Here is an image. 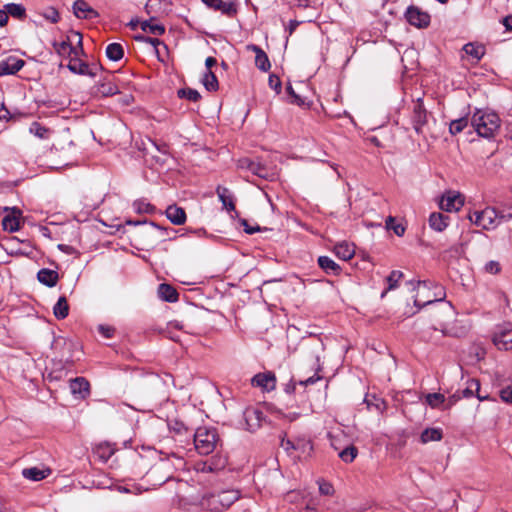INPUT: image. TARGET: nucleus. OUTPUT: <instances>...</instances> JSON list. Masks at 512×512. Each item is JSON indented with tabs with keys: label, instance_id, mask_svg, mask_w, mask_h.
<instances>
[{
	"label": "nucleus",
	"instance_id": "1",
	"mask_svg": "<svg viewBox=\"0 0 512 512\" xmlns=\"http://www.w3.org/2000/svg\"><path fill=\"white\" fill-rule=\"evenodd\" d=\"M412 290L417 289L418 293L414 299V305L418 308L425 307L434 302H442L446 297L444 287L427 280L407 281Z\"/></svg>",
	"mask_w": 512,
	"mask_h": 512
},
{
	"label": "nucleus",
	"instance_id": "2",
	"mask_svg": "<svg viewBox=\"0 0 512 512\" xmlns=\"http://www.w3.org/2000/svg\"><path fill=\"white\" fill-rule=\"evenodd\" d=\"M501 120L497 113L476 109L471 117V125L480 137L493 138L500 129Z\"/></svg>",
	"mask_w": 512,
	"mask_h": 512
},
{
	"label": "nucleus",
	"instance_id": "3",
	"mask_svg": "<svg viewBox=\"0 0 512 512\" xmlns=\"http://www.w3.org/2000/svg\"><path fill=\"white\" fill-rule=\"evenodd\" d=\"M219 441L216 429L208 427H199L194 435V446L201 455L212 453Z\"/></svg>",
	"mask_w": 512,
	"mask_h": 512
},
{
	"label": "nucleus",
	"instance_id": "4",
	"mask_svg": "<svg viewBox=\"0 0 512 512\" xmlns=\"http://www.w3.org/2000/svg\"><path fill=\"white\" fill-rule=\"evenodd\" d=\"M240 498L238 490H223L217 494H211L205 500L206 507L213 512H223L227 510Z\"/></svg>",
	"mask_w": 512,
	"mask_h": 512
},
{
	"label": "nucleus",
	"instance_id": "5",
	"mask_svg": "<svg viewBox=\"0 0 512 512\" xmlns=\"http://www.w3.org/2000/svg\"><path fill=\"white\" fill-rule=\"evenodd\" d=\"M469 219L475 225L486 230L495 229L501 223L495 207H486L481 211H475L473 215L469 216Z\"/></svg>",
	"mask_w": 512,
	"mask_h": 512
},
{
	"label": "nucleus",
	"instance_id": "6",
	"mask_svg": "<svg viewBox=\"0 0 512 512\" xmlns=\"http://www.w3.org/2000/svg\"><path fill=\"white\" fill-rule=\"evenodd\" d=\"M404 15L410 25L419 29L427 28L431 22L430 14L414 5L407 7Z\"/></svg>",
	"mask_w": 512,
	"mask_h": 512
},
{
	"label": "nucleus",
	"instance_id": "7",
	"mask_svg": "<svg viewBox=\"0 0 512 512\" xmlns=\"http://www.w3.org/2000/svg\"><path fill=\"white\" fill-rule=\"evenodd\" d=\"M71 37L77 39L76 46H72L70 38L67 41L62 42H54L53 47L56 53L59 55L69 54L70 56L78 57L81 53H83L82 47V35L79 32H72Z\"/></svg>",
	"mask_w": 512,
	"mask_h": 512
},
{
	"label": "nucleus",
	"instance_id": "8",
	"mask_svg": "<svg viewBox=\"0 0 512 512\" xmlns=\"http://www.w3.org/2000/svg\"><path fill=\"white\" fill-rule=\"evenodd\" d=\"M493 343L499 350H509L512 348V324L507 323L498 328L493 335Z\"/></svg>",
	"mask_w": 512,
	"mask_h": 512
},
{
	"label": "nucleus",
	"instance_id": "9",
	"mask_svg": "<svg viewBox=\"0 0 512 512\" xmlns=\"http://www.w3.org/2000/svg\"><path fill=\"white\" fill-rule=\"evenodd\" d=\"M428 112L424 107L423 100L418 98L414 104L412 113V124L417 134L423 133V127L427 124Z\"/></svg>",
	"mask_w": 512,
	"mask_h": 512
},
{
	"label": "nucleus",
	"instance_id": "10",
	"mask_svg": "<svg viewBox=\"0 0 512 512\" xmlns=\"http://www.w3.org/2000/svg\"><path fill=\"white\" fill-rule=\"evenodd\" d=\"M243 419L245 422V429L250 432H255L261 427L264 416L263 412L256 408H247L243 412Z\"/></svg>",
	"mask_w": 512,
	"mask_h": 512
},
{
	"label": "nucleus",
	"instance_id": "11",
	"mask_svg": "<svg viewBox=\"0 0 512 512\" xmlns=\"http://www.w3.org/2000/svg\"><path fill=\"white\" fill-rule=\"evenodd\" d=\"M251 382L253 386L260 387L268 392L276 387V377L272 372L258 373L252 378Z\"/></svg>",
	"mask_w": 512,
	"mask_h": 512
},
{
	"label": "nucleus",
	"instance_id": "12",
	"mask_svg": "<svg viewBox=\"0 0 512 512\" xmlns=\"http://www.w3.org/2000/svg\"><path fill=\"white\" fill-rule=\"evenodd\" d=\"M25 62L14 56H10L0 61V77L5 75H14L24 66Z\"/></svg>",
	"mask_w": 512,
	"mask_h": 512
},
{
	"label": "nucleus",
	"instance_id": "13",
	"mask_svg": "<svg viewBox=\"0 0 512 512\" xmlns=\"http://www.w3.org/2000/svg\"><path fill=\"white\" fill-rule=\"evenodd\" d=\"M67 68L74 74L87 75L90 77L96 76L97 67H90L87 63L78 60L77 57H71Z\"/></svg>",
	"mask_w": 512,
	"mask_h": 512
},
{
	"label": "nucleus",
	"instance_id": "14",
	"mask_svg": "<svg viewBox=\"0 0 512 512\" xmlns=\"http://www.w3.org/2000/svg\"><path fill=\"white\" fill-rule=\"evenodd\" d=\"M73 10L77 18L92 20L99 16L98 12L83 0L75 1Z\"/></svg>",
	"mask_w": 512,
	"mask_h": 512
},
{
	"label": "nucleus",
	"instance_id": "15",
	"mask_svg": "<svg viewBox=\"0 0 512 512\" xmlns=\"http://www.w3.org/2000/svg\"><path fill=\"white\" fill-rule=\"evenodd\" d=\"M21 212L17 208H12L10 212L3 218L2 227L5 231L15 232L20 228Z\"/></svg>",
	"mask_w": 512,
	"mask_h": 512
},
{
	"label": "nucleus",
	"instance_id": "16",
	"mask_svg": "<svg viewBox=\"0 0 512 512\" xmlns=\"http://www.w3.org/2000/svg\"><path fill=\"white\" fill-rule=\"evenodd\" d=\"M203 3L214 10H219L223 14L232 16L236 13V5L234 2H224L223 0H202Z\"/></svg>",
	"mask_w": 512,
	"mask_h": 512
},
{
	"label": "nucleus",
	"instance_id": "17",
	"mask_svg": "<svg viewBox=\"0 0 512 512\" xmlns=\"http://www.w3.org/2000/svg\"><path fill=\"white\" fill-rule=\"evenodd\" d=\"M248 50H251L255 53V65L261 71H268L271 67L270 61L268 59L267 54L257 45H248Z\"/></svg>",
	"mask_w": 512,
	"mask_h": 512
},
{
	"label": "nucleus",
	"instance_id": "18",
	"mask_svg": "<svg viewBox=\"0 0 512 512\" xmlns=\"http://www.w3.org/2000/svg\"><path fill=\"white\" fill-rule=\"evenodd\" d=\"M464 202L461 199L460 194L458 195H447L446 197H442L439 206L442 210L451 212V211H458L462 206Z\"/></svg>",
	"mask_w": 512,
	"mask_h": 512
},
{
	"label": "nucleus",
	"instance_id": "19",
	"mask_svg": "<svg viewBox=\"0 0 512 512\" xmlns=\"http://www.w3.org/2000/svg\"><path fill=\"white\" fill-rule=\"evenodd\" d=\"M460 395L465 398L472 397L474 394L480 401H484L488 399V395H482L480 392V381L478 379L472 378L468 381V386L459 391Z\"/></svg>",
	"mask_w": 512,
	"mask_h": 512
},
{
	"label": "nucleus",
	"instance_id": "20",
	"mask_svg": "<svg viewBox=\"0 0 512 512\" xmlns=\"http://www.w3.org/2000/svg\"><path fill=\"white\" fill-rule=\"evenodd\" d=\"M238 167L246 169L259 177H266V169L258 162H254L249 158H243L238 161Z\"/></svg>",
	"mask_w": 512,
	"mask_h": 512
},
{
	"label": "nucleus",
	"instance_id": "21",
	"mask_svg": "<svg viewBox=\"0 0 512 512\" xmlns=\"http://www.w3.org/2000/svg\"><path fill=\"white\" fill-rule=\"evenodd\" d=\"M166 216L174 225H182L186 221L185 210L177 205H170L166 209Z\"/></svg>",
	"mask_w": 512,
	"mask_h": 512
},
{
	"label": "nucleus",
	"instance_id": "22",
	"mask_svg": "<svg viewBox=\"0 0 512 512\" xmlns=\"http://www.w3.org/2000/svg\"><path fill=\"white\" fill-rule=\"evenodd\" d=\"M335 255L344 261L350 260L355 254V247L348 242H339L334 246Z\"/></svg>",
	"mask_w": 512,
	"mask_h": 512
},
{
	"label": "nucleus",
	"instance_id": "23",
	"mask_svg": "<svg viewBox=\"0 0 512 512\" xmlns=\"http://www.w3.org/2000/svg\"><path fill=\"white\" fill-rule=\"evenodd\" d=\"M70 389L74 395L85 398L89 394V382L83 377H77L71 380Z\"/></svg>",
	"mask_w": 512,
	"mask_h": 512
},
{
	"label": "nucleus",
	"instance_id": "24",
	"mask_svg": "<svg viewBox=\"0 0 512 512\" xmlns=\"http://www.w3.org/2000/svg\"><path fill=\"white\" fill-rule=\"evenodd\" d=\"M449 219V216L441 212H433L429 216V225L433 230L441 232L448 226Z\"/></svg>",
	"mask_w": 512,
	"mask_h": 512
},
{
	"label": "nucleus",
	"instance_id": "25",
	"mask_svg": "<svg viewBox=\"0 0 512 512\" xmlns=\"http://www.w3.org/2000/svg\"><path fill=\"white\" fill-rule=\"evenodd\" d=\"M37 279L48 287H54L58 282L59 275L55 270L44 268L38 272Z\"/></svg>",
	"mask_w": 512,
	"mask_h": 512
},
{
	"label": "nucleus",
	"instance_id": "26",
	"mask_svg": "<svg viewBox=\"0 0 512 512\" xmlns=\"http://www.w3.org/2000/svg\"><path fill=\"white\" fill-rule=\"evenodd\" d=\"M159 297L167 302H176L178 300V293L174 287L169 284L162 283L158 287Z\"/></svg>",
	"mask_w": 512,
	"mask_h": 512
},
{
	"label": "nucleus",
	"instance_id": "27",
	"mask_svg": "<svg viewBox=\"0 0 512 512\" xmlns=\"http://www.w3.org/2000/svg\"><path fill=\"white\" fill-rule=\"evenodd\" d=\"M50 474L49 469H39L37 467L25 468L22 471L24 478L31 481H40Z\"/></svg>",
	"mask_w": 512,
	"mask_h": 512
},
{
	"label": "nucleus",
	"instance_id": "28",
	"mask_svg": "<svg viewBox=\"0 0 512 512\" xmlns=\"http://www.w3.org/2000/svg\"><path fill=\"white\" fill-rule=\"evenodd\" d=\"M406 225L403 220L398 221L396 217H386V231H393L398 237H402L406 231Z\"/></svg>",
	"mask_w": 512,
	"mask_h": 512
},
{
	"label": "nucleus",
	"instance_id": "29",
	"mask_svg": "<svg viewBox=\"0 0 512 512\" xmlns=\"http://www.w3.org/2000/svg\"><path fill=\"white\" fill-rule=\"evenodd\" d=\"M114 452L115 448L109 443H100L94 448V454L102 462H107Z\"/></svg>",
	"mask_w": 512,
	"mask_h": 512
},
{
	"label": "nucleus",
	"instance_id": "30",
	"mask_svg": "<svg viewBox=\"0 0 512 512\" xmlns=\"http://www.w3.org/2000/svg\"><path fill=\"white\" fill-rule=\"evenodd\" d=\"M216 192H217L219 200L222 202L223 206L228 211H234L235 204H234L233 197L231 196L229 190L225 187L218 186Z\"/></svg>",
	"mask_w": 512,
	"mask_h": 512
},
{
	"label": "nucleus",
	"instance_id": "31",
	"mask_svg": "<svg viewBox=\"0 0 512 512\" xmlns=\"http://www.w3.org/2000/svg\"><path fill=\"white\" fill-rule=\"evenodd\" d=\"M135 40L142 41L144 43H147V44H150L151 46H153L158 59H161V52H160L159 47H162L165 52L168 50L167 45L163 41L159 40L158 38H152V37H148V36L138 35V36H135Z\"/></svg>",
	"mask_w": 512,
	"mask_h": 512
},
{
	"label": "nucleus",
	"instance_id": "32",
	"mask_svg": "<svg viewBox=\"0 0 512 512\" xmlns=\"http://www.w3.org/2000/svg\"><path fill=\"white\" fill-rule=\"evenodd\" d=\"M318 264L326 273L337 275L340 272V266L328 256H320Z\"/></svg>",
	"mask_w": 512,
	"mask_h": 512
},
{
	"label": "nucleus",
	"instance_id": "33",
	"mask_svg": "<svg viewBox=\"0 0 512 512\" xmlns=\"http://www.w3.org/2000/svg\"><path fill=\"white\" fill-rule=\"evenodd\" d=\"M443 438V431L441 428H426L422 431L420 439L422 443L430 441H440Z\"/></svg>",
	"mask_w": 512,
	"mask_h": 512
},
{
	"label": "nucleus",
	"instance_id": "34",
	"mask_svg": "<svg viewBox=\"0 0 512 512\" xmlns=\"http://www.w3.org/2000/svg\"><path fill=\"white\" fill-rule=\"evenodd\" d=\"M53 313L57 319H64L69 314V305L66 297L62 296L58 299L57 303L53 307Z\"/></svg>",
	"mask_w": 512,
	"mask_h": 512
},
{
	"label": "nucleus",
	"instance_id": "35",
	"mask_svg": "<svg viewBox=\"0 0 512 512\" xmlns=\"http://www.w3.org/2000/svg\"><path fill=\"white\" fill-rule=\"evenodd\" d=\"M124 55V50L121 44L111 43L106 47V56L112 61L120 60Z\"/></svg>",
	"mask_w": 512,
	"mask_h": 512
},
{
	"label": "nucleus",
	"instance_id": "36",
	"mask_svg": "<svg viewBox=\"0 0 512 512\" xmlns=\"http://www.w3.org/2000/svg\"><path fill=\"white\" fill-rule=\"evenodd\" d=\"M463 50L465 53L476 60H480L485 54V47L483 45H475L473 43H467L464 45Z\"/></svg>",
	"mask_w": 512,
	"mask_h": 512
},
{
	"label": "nucleus",
	"instance_id": "37",
	"mask_svg": "<svg viewBox=\"0 0 512 512\" xmlns=\"http://www.w3.org/2000/svg\"><path fill=\"white\" fill-rule=\"evenodd\" d=\"M141 29L148 34L152 35H162L165 32V28L163 25L154 23L153 21H143L141 23Z\"/></svg>",
	"mask_w": 512,
	"mask_h": 512
},
{
	"label": "nucleus",
	"instance_id": "38",
	"mask_svg": "<svg viewBox=\"0 0 512 512\" xmlns=\"http://www.w3.org/2000/svg\"><path fill=\"white\" fill-rule=\"evenodd\" d=\"M404 277V274L399 270H393L389 276L386 277V293L398 287V282Z\"/></svg>",
	"mask_w": 512,
	"mask_h": 512
},
{
	"label": "nucleus",
	"instance_id": "39",
	"mask_svg": "<svg viewBox=\"0 0 512 512\" xmlns=\"http://www.w3.org/2000/svg\"><path fill=\"white\" fill-rule=\"evenodd\" d=\"M468 118L467 117H461L459 119L452 120L449 125V132L451 135H456L460 132H462L468 125Z\"/></svg>",
	"mask_w": 512,
	"mask_h": 512
},
{
	"label": "nucleus",
	"instance_id": "40",
	"mask_svg": "<svg viewBox=\"0 0 512 512\" xmlns=\"http://www.w3.org/2000/svg\"><path fill=\"white\" fill-rule=\"evenodd\" d=\"M29 132L39 139H47L50 135V130L42 126L38 122H33L29 127Z\"/></svg>",
	"mask_w": 512,
	"mask_h": 512
},
{
	"label": "nucleus",
	"instance_id": "41",
	"mask_svg": "<svg viewBox=\"0 0 512 512\" xmlns=\"http://www.w3.org/2000/svg\"><path fill=\"white\" fill-rule=\"evenodd\" d=\"M8 15L14 18L22 19L25 16V8L21 4L9 3L4 6Z\"/></svg>",
	"mask_w": 512,
	"mask_h": 512
},
{
	"label": "nucleus",
	"instance_id": "42",
	"mask_svg": "<svg viewBox=\"0 0 512 512\" xmlns=\"http://www.w3.org/2000/svg\"><path fill=\"white\" fill-rule=\"evenodd\" d=\"M425 400L430 407L437 408L441 404L445 403L446 398L441 393H429L426 395Z\"/></svg>",
	"mask_w": 512,
	"mask_h": 512
},
{
	"label": "nucleus",
	"instance_id": "43",
	"mask_svg": "<svg viewBox=\"0 0 512 512\" xmlns=\"http://www.w3.org/2000/svg\"><path fill=\"white\" fill-rule=\"evenodd\" d=\"M358 454V450L355 446L351 445L339 452V457L346 463L352 462Z\"/></svg>",
	"mask_w": 512,
	"mask_h": 512
},
{
	"label": "nucleus",
	"instance_id": "44",
	"mask_svg": "<svg viewBox=\"0 0 512 512\" xmlns=\"http://www.w3.org/2000/svg\"><path fill=\"white\" fill-rule=\"evenodd\" d=\"M203 84L208 91H216L218 89V80L212 71L205 73Z\"/></svg>",
	"mask_w": 512,
	"mask_h": 512
},
{
	"label": "nucleus",
	"instance_id": "45",
	"mask_svg": "<svg viewBox=\"0 0 512 512\" xmlns=\"http://www.w3.org/2000/svg\"><path fill=\"white\" fill-rule=\"evenodd\" d=\"M99 92L104 96H111L119 92L118 87L110 80L100 84Z\"/></svg>",
	"mask_w": 512,
	"mask_h": 512
},
{
	"label": "nucleus",
	"instance_id": "46",
	"mask_svg": "<svg viewBox=\"0 0 512 512\" xmlns=\"http://www.w3.org/2000/svg\"><path fill=\"white\" fill-rule=\"evenodd\" d=\"M178 96L192 102H197L201 98L200 93L197 90L191 88L180 89L178 91Z\"/></svg>",
	"mask_w": 512,
	"mask_h": 512
},
{
	"label": "nucleus",
	"instance_id": "47",
	"mask_svg": "<svg viewBox=\"0 0 512 512\" xmlns=\"http://www.w3.org/2000/svg\"><path fill=\"white\" fill-rule=\"evenodd\" d=\"M294 450L300 451L301 454H310L312 451V444L310 440L305 438H298L295 440Z\"/></svg>",
	"mask_w": 512,
	"mask_h": 512
},
{
	"label": "nucleus",
	"instance_id": "48",
	"mask_svg": "<svg viewBox=\"0 0 512 512\" xmlns=\"http://www.w3.org/2000/svg\"><path fill=\"white\" fill-rule=\"evenodd\" d=\"M133 206L137 213H152L154 211V207L150 203L142 200L135 201Z\"/></svg>",
	"mask_w": 512,
	"mask_h": 512
},
{
	"label": "nucleus",
	"instance_id": "49",
	"mask_svg": "<svg viewBox=\"0 0 512 512\" xmlns=\"http://www.w3.org/2000/svg\"><path fill=\"white\" fill-rule=\"evenodd\" d=\"M497 214H499L500 221H507L512 219V205L503 206L496 208Z\"/></svg>",
	"mask_w": 512,
	"mask_h": 512
},
{
	"label": "nucleus",
	"instance_id": "50",
	"mask_svg": "<svg viewBox=\"0 0 512 512\" xmlns=\"http://www.w3.org/2000/svg\"><path fill=\"white\" fill-rule=\"evenodd\" d=\"M484 270L490 274H498L501 271V265L498 261L491 260L485 264Z\"/></svg>",
	"mask_w": 512,
	"mask_h": 512
},
{
	"label": "nucleus",
	"instance_id": "51",
	"mask_svg": "<svg viewBox=\"0 0 512 512\" xmlns=\"http://www.w3.org/2000/svg\"><path fill=\"white\" fill-rule=\"evenodd\" d=\"M268 84H269V87L271 89H273L277 94H279L281 92V80L279 79L278 76L272 74L269 76V80H268Z\"/></svg>",
	"mask_w": 512,
	"mask_h": 512
},
{
	"label": "nucleus",
	"instance_id": "52",
	"mask_svg": "<svg viewBox=\"0 0 512 512\" xmlns=\"http://www.w3.org/2000/svg\"><path fill=\"white\" fill-rule=\"evenodd\" d=\"M500 398L506 403H512V386H507L500 391Z\"/></svg>",
	"mask_w": 512,
	"mask_h": 512
},
{
	"label": "nucleus",
	"instance_id": "53",
	"mask_svg": "<svg viewBox=\"0 0 512 512\" xmlns=\"http://www.w3.org/2000/svg\"><path fill=\"white\" fill-rule=\"evenodd\" d=\"M44 17L52 23H57L59 21V13L54 8L47 9V11L44 13Z\"/></svg>",
	"mask_w": 512,
	"mask_h": 512
},
{
	"label": "nucleus",
	"instance_id": "54",
	"mask_svg": "<svg viewBox=\"0 0 512 512\" xmlns=\"http://www.w3.org/2000/svg\"><path fill=\"white\" fill-rule=\"evenodd\" d=\"M319 492L322 495H331L334 492L333 486L327 482H319Z\"/></svg>",
	"mask_w": 512,
	"mask_h": 512
},
{
	"label": "nucleus",
	"instance_id": "55",
	"mask_svg": "<svg viewBox=\"0 0 512 512\" xmlns=\"http://www.w3.org/2000/svg\"><path fill=\"white\" fill-rule=\"evenodd\" d=\"M462 396L460 395L459 391L454 393L453 395L449 396L448 399L445 401L446 405L444 409H450L453 405H455Z\"/></svg>",
	"mask_w": 512,
	"mask_h": 512
},
{
	"label": "nucleus",
	"instance_id": "56",
	"mask_svg": "<svg viewBox=\"0 0 512 512\" xmlns=\"http://www.w3.org/2000/svg\"><path fill=\"white\" fill-rule=\"evenodd\" d=\"M101 335H103L105 338H111L114 334V329L109 326H99L98 328Z\"/></svg>",
	"mask_w": 512,
	"mask_h": 512
},
{
	"label": "nucleus",
	"instance_id": "57",
	"mask_svg": "<svg viewBox=\"0 0 512 512\" xmlns=\"http://www.w3.org/2000/svg\"><path fill=\"white\" fill-rule=\"evenodd\" d=\"M281 447L284 448L287 452L291 451V450H294L295 448V441H292V440H285L283 439L281 441Z\"/></svg>",
	"mask_w": 512,
	"mask_h": 512
},
{
	"label": "nucleus",
	"instance_id": "58",
	"mask_svg": "<svg viewBox=\"0 0 512 512\" xmlns=\"http://www.w3.org/2000/svg\"><path fill=\"white\" fill-rule=\"evenodd\" d=\"M242 225L244 226L245 232L248 233V234H253L256 231H260V227L259 226L251 227V226H249V224H248V222L246 220H242Z\"/></svg>",
	"mask_w": 512,
	"mask_h": 512
},
{
	"label": "nucleus",
	"instance_id": "59",
	"mask_svg": "<svg viewBox=\"0 0 512 512\" xmlns=\"http://www.w3.org/2000/svg\"><path fill=\"white\" fill-rule=\"evenodd\" d=\"M321 378L319 376H311L309 378H307L306 380H300L299 381V384L300 385H303V386H307V385H310V384H314L315 382H317L318 380H320Z\"/></svg>",
	"mask_w": 512,
	"mask_h": 512
},
{
	"label": "nucleus",
	"instance_id": "60",
	"mask_svg": "<svg viewBox=\"0 0 512 512\" xmlns=\"http://www.w3.org/2000/svg\"><path fill=\"white\" fill-rule=\"evenodd\" d=\"M366 141L371 143L372 145L376 146V147H380L381 145V141L379 138H377L376 136L374 135H368L366 137Z\"/></svg>",
	"mask_w": 512,
	"mask_h": 512
},
{
	"label": "nucleus",
	"instance_id": "61",
	"mask_svg": "<svg viewBox=\"0 0 512 512\" xmlns=\"http://www.w3.org/2000/svg\"><path fill=\"white\" fill-rule=\"evenodd\" d=\"M502 23L505 26L506 30L512 31V15L504 17Z\"/></svg>",
	"mask_w": 512,
	"mask_h": 512
},
{
	"label": "nucleus",
	"instance_id": "62",
	"mask_svg": "<svg viewBox=\"0 0 512 512\" xmlns=\"http://www.w3.org/2000/svg\"><path fill=\"white\" fill-rule=\"evenodd\" d=\"M8 22V13L7 10H0V26L6 25Z\"/></svg>",
	"mask_w": 512,
	"mask_h": 512
},
{
	"label": "nucleus",
	"instance_id": "63",
	"mask_svg": "<svg viewBox=\"0 0 512 512\" xmlns=\"http://www.w3.org/2000/svg\"><path fill=\"white\" fill-rule=\"evenodd\" d=\"M216 63H217V60H216L214 57H208V58H206V60H205V65H206V67H207L208 71H211L210 69H211L213 66H215V65H216Z\"/></svg>",
	"mask_w": 512,
	"mask_h": 512
},
{
	"label": "nucleus",
	"instance_id": "64",
	"mask_svg": "<svg viewBox=\"0 0 512 512\" xmlns=\"http://www.w3.org/2000/svg\"><path fill=\"white\" fill-rule=\"evenodd\" d=\"M9 111L2 105L0 107V119H8L9 118Z\"/></svg>",
	"mask_w": 512,
	"mask_h": 512
}]
</instances>
